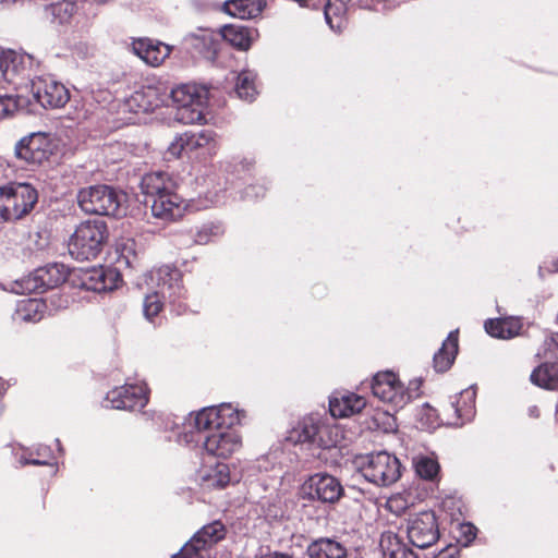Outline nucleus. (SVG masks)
Instances as JSON below:
<instances>
[{
	"label": "nucleus",
	"mask_w": 558,
	"mask_h": 558,
	"mask_svg": "<svg viewBox=\"0 0 558 558\" xmlns=\"http://www.w3.org/2000/svg\"><path fill=\"white\" fill-rule=\"evenodd\" d=\"M310 558H347V548L332 538H319L311 543L306 550Z\"/></svg>",
	"instance_id": "obj_25"
},
{
	"label": "nucleus",
	"mask_w": 558,
	"mask_h": 558,
	"mask_svg": "<svg viewBox=\"0 0 558 558\" xmlns=\"http://www.w3.org/2000/svg\"><path fill=\"white\" fill-rule=\"evenodd\" d=\"M543 347L545 353L550 357H558V332L546 337Z\"/></svg>",
	"instance_id": "obj_42"
},
{
	"label": "nucleus",
	"mask_w": 558,
	"mask_h": 558,
	"mask_svg": "<svg viewBox=\"0 0 558 558\" xmlns=\"http://www.w3.org/2000/svg\"><path fill=\"white\" fill-rule=\"evenodd\" d=\"M380 549L387 558H420L402 538L392 531H386L381 534L379 541Z\"/></svg>",
	"instance_id": "obj_23"
},
{
	"label": "nucleus",
	"mask_w": 558,
	"mask_h": 558,
	"mask_svg": "<svg viewBox=\"0 0 558 558\" xmlns=\"http://www.w3.org/2000/svg\"><path fill=\"white\" fill-rule=\"evenodd\" d=\"M240 421L241 413L230 403L205 408L195 416L197 441L203 442L208 454L227 459L242 446L241 436L234 428Z\"/></svg>",
	"instance_id": "obj_1"
},
{
	"label": "nucleus",
	"mask_w": 558,
	"mask_h": 558,
	"mask_svg": "<svg viewBox=\"0 0 558 558\" xmlns=\"http://www.w3.org/2000/svg\"><path fill=\"white\" fill-rule=\"evenodd\" d=\"M235 93L239 98L253 101L257 94L255 86V75L251 71H243L238 75Z\"/></svg>",
	"instance_id": "obj_32"
},
{
	"label": "nucleus",
	"mask_w": 558,
	"mask_h": 558,
	"mask_svg": "<svg viewBox=\"0 0 558 558\" xmlns=\"http://www.w3.org/2000/svg\"><path fill=\"white\" fill-rule=\"evenodd\" d=\"M187 436H189V435H187V434H185V441H186V442H190V441H191V439H189V438H187Z\"/></svg>",
	"instance_id": "obj_54"
},
{
	"label": "nucleus",
	"mask_w": 558,
	"mask_h": 558,
	"mask_svg": "<svg viewBox=\"0 0 558 558\" xmlns=\"http://www.w3.org/2000/svg\"><path fill=\"white\" fill-rule=\"evenodd\" d=\"M78 9L80 4L75 0H62L50 5L51 14L60 24L70 22Z\"/></svg>",
	"instance_id": "obj_34"
},
{
	"label": "nucleus",
	"mask_w": 558,
	"mask_h": 558,
	"mask_svg": "<svg viewBox=\"0 0 558 558\" xmlns=\"http://www.w3.org/2000/svg\"><path fill=\"white\" fill-rule=\"evenodd\" d=\"M185 44L194 57L215 60L221 44L220 35L208 28H199L185 37Z\"/></svg>",
	"instance_id": "obj_19"
},
{
	"label": "nucleus",
	"mask_w": 558,
	"mask_h": 558,
	"mask_svg": "<svg viewBox=\"0 0 558 558\" xmlns=\"http://www.w3.org/2000/svg\"><path fill=\"white\" fill-rule=\"evenodd\" d=\"M266 558H290V557L288 555H284V554L275 553L272 555L267 556Z\"/></svg>",
	"instance_id": "obj_49"
},
{
	"label": "nucleus",
	"mask_w": 558,
	"mask_h": 558,
	"mask_svg": "<svg viewBox=\"0 0 558 558\" xmlns=\"http://www.w3.org/2000/svg\"><path fill=\"white\" fill-rule=\"evenodd\" d=\"M531 380L536 386L558 390V363H544L531 374Z\"/></svg>",
	"instance_id": "obj_29"
},
{
	"label": "nucleus",
	"mask_w": 558,
	"mask_h": 558,
	"mask_svg": "<svg viewBox=\"0 0 558 558\" xmlns=\"http://www.w3.org/2000/svg\"><path fill=\"white\" fill-rule=\"evenodd\" d=\"M167 100L168 95L160 88L155 86H143L126 99L125 105L130 111L135 113H147L163 106Z\"/></svg>",
	"instance_id": "obj_20"
},
{
	"label": "nucleus",
	"mask_w": 558,
	"mask_h": 558,
	"mask_svg": "<svg viewBox=\"0 0 558 558\" xmlns=\"http://www.w3.org/2000/svg\"><path fill=\"white\" fill-rule=\"evenodd\" d=\"M209 233L214 235H218L220 233V228L217 226L204 227L196 235V242L198 244H206L209 241Z\"/></svg>",
	"instance_id": "obj_43"
},
{
	"label": "nucleus",
	"mask_w": 558,
	"mask_h": 558,
	"mask_svg": "<svg viewBox=\"0 0 558 558\" xmlns=\"http://www.w3.org/2000/svg\"><path fill=\"white\" fill-rule=\"evenodd\" d=\"M225 11L232 16L241 20L251 19L253 16L252 10L245 0H229L225 2Z\"/></svg>",
	"instance_id": "obj_37"
},
{
	"label": "nucleus",
	"mask_w": 558,
	"mask_h": 558,
	"mask_svg": "<svg viewBox=\"0 0 558 558\" xmlns=\"http://www.w3.org/2000/svg\"><path fill=\"white\" fill-rule=\"evenodd\" d=\"M90 1L96 4H107V3L112 2L113 0H90Z\"/></svg>",
	"instance_id": "obj_50"
},
{
	"label": "nucleus",
	"mask_w": 558,
	"mask_h": 558,
	"mask_svg": "<svg viewBox=\"0 0 558 558\" xmlns=\"http://www.w3.org/2000/svg\"><path fill=\"white\" fill-rule=\"evenodd\" d=\"M208 94L207 87L197 84H182L173 88L168 98L175 105L174 119L183 124L201 123L205 119Z\"/></svg>",
	"instance_id": "obj_7"
},
{
	"label": "nucleus",
	"mask_w": 558,
	"mask_h": 558,
	"mask_svg": "<svg viewBox=\"0 0 558 558\" xmlns=\"http://www.w3.org/2000/svg\"><path fill=\"white\" fill-rule=\"evenodd\" d=\"M216 133L213 130H202L199 132H185V145L187 151H193L201 147L209 146L211 143L215 145Z\"/></svg>",
	"instance_id": "obj_33"
},
{
	"label": "nucleus",
	"mask_w": 558,
	"mask_h": 558,
	"mask_svg": "<svg viewBox=\"0 0 558 558\" xmlns=\"http://www.w3.org/2000/svg\"><path fill=\"white\" fill-rule=\"evenodd\" d=\"M458 353V331H451L441 348L434 354L433 364L438 373L447 372L454 362Z\"/></svg>",
	"instance_id": "obj_24"
},
{
	"label": "nucleus",
	"mask_w": 558,
	"mask_h": 558,
	"mask_svg": "<svg viewBox=\"0 0 558 558\" xmlns=\"http://www.w3.org/2000/svg\"><path fill=\"white\" fill-rule=\"evenodd\" d=\"M387 507L391 512H393L396 514H401L402 512H404L408 509L409 504L407 502V500L404 499V497L402 495L398 494V495L390 497L387 500Z\"/></svg>",
	"instance_id": "obj_40"
},
{
	"label": "nucleus",
	"mask_w": 558,
	"mask_h": 558,
	"mask_svg": "<svg viewBox=\"0 0 558 558\" xmlns=\"http://www.w3.org/2000/svg\"><path fill=\"white\" fill-rule=\"evenodd\" d=\"M475 396V390L469 388L461 391L456 401L451 402L450 409L457 416L456 425L461 426L474 417Z\"/></svg>",
	"instance_id": "obj_26"
},
{
	"label": "nucleus",
	"mask_w": 558,
	"mask_h": 558,
	"mask_svg": "<svg viewBox=\"0 0 558 558\" xmlns=\"http://www.w3.org/2000/svg\"><path fill=\"white\" fill-rule=\"evenodd\" d=\"M529 414L532 417H538L539 416V409L536 405H533L529 409Z\"/></svg>",
	"instance_id": "obj_48"
},
{
	"label": "nucleus",
	"mask_w": 558,
	"mask_h": 558,
	"mask_svg": "<svg viewBox=\"0 0 558 558\" xmlns=\"http://www.w3.org/2000/svg\"><path fill=\"white\" fill-rule=\"evenodd\" d=\"M40 307H43V304L37 300L29 299L23 302V308L25 311H34L35 313H37Z\"/></svg>",
	"instance_id": "obj_46"
},
{
	"label": "nucleus",
	"mask_w": 558,
	"mask_h": 558,
	"mask_svg": "<svg viewBox=\"0 0 558 558\" xmlns=\"http://www.w3.org/2000/svg\"><path fill=\"white\" fill-rule=\"evenodd\" d=\"M31 93L43 108H62L70 100L69 89L52 77L38 76L31 82Z\"/></svg>",
	"instance_id": "obj_14"
},
{
	"label": "nucleus",
	"mask_w": 558,
	"mask_h": 558,
	"mask_svg": "<svg viewBox=\"0 0 558 558\" xmlns=\"http://www.w3.org/2000/svg\"><path fill=\"white\" fill-rule=\"evenodd\" d=\"M407 535L410 543L421 549L429 548L439 539V527L433 511H423L407 523Z\"/></svg>",
	"instance_id": "obj_11"
},
{
	"label": "nucleus",
	"mask_w": 558,
	"mask_h": 558,
	"mask_svg": "<svg viewBox=\"0 0 558 558\" xmlns=\"http://www.w3.org/2000/svg\"><path fill=\"white\" fill-rule=\"evenodd\" d=\"M17 0H0V4H12L15 3Z\"/></svg>",
	"instance_id": "obj_52"
},
{
	"label": "nucleus",
	"mask_w": 558,
	"mask_h": 558,
	"mask_svg": "<svg viewBox=\"0 0 558 558\" xmlns=\"http://www.w3.org/2000/svg\"><path fill=\"white\" fill-rule=\"evenodd\" d=\"M133 50L143 61L151 66L160 65L170 54V47L150 39H140L133 44Z\"/></svg>",
	"instance_id": "obj_21"
},
{
	"label": "nucleus",
	"mask_w": 558,
	"mask_h": 558,
	"mask_svg": "<svg viewBox=\"0 0 558 558\" xmlns=\"http://www.w3.org/2000/svg\"><path fill=\"white\" fill-rule=\"evenodd\" d=\"M146 385L125 384L109 391L105 398V407L117 410H142L148 402Z\"/></svg>",
	"instance_id": "obj_16"
},
{
	"label": "nucleus",
	"mask_w": 558,
	"mask_h": 558,
	"mask_svg": "<svg viewBox=\"0 0 558 558\" xmlns=\"http://www.w3.org/2000/svg\"><path fill=\"white\" fill-rule=\"evenodd\" d=\"M416 474L424 480L433 481L439 472L438 462L430 457H418L414 460Z\"/></svg>",
	"instance_id": "obj_36"
},
{
	"label": "nucleus",
	"mask_w": 558,
	"mask_h": 558,
	"mask_svg": "<svg viewBox=\"0 0 558 558\" xmlns=\"http://www.w3.org/2000/svg\"><path fill=\"white\" fill-rule=\"evenodd\" d=\"M219 35L221 40L225 39L241 50L248 49L252 44V31L244 25H226Z\"/></svg>",
	"instance_id": "obj_28"
},
{
	"label": "nucleus",
	"mask_w": 558,
	"mask_h": 558,
	"mask_svg": "<svg viewBox=\"0 0 558 558\" xmlns=\"http://www.w3.org/2000/svg\"><path fill=\"white\" fill-rule=\"evenodd\" d=\"M15 157L27 166H39L51 155V144L45 133H32L20 140L14 148Z\"/></svg>",
	"instance_id": "obj_15"
},
{
	"label": "nucleus",
	"mask_w": 558,
	"mask_h": 558,
	"mask_svg": "<svg viewBox=\"0 0 558 558\" xmlns=\"http://www.w3.org/2000/svg\"><path fill=\"white\" fill-rule=\"evenodd\" d=\"M266 189L262 185H250L245 187L243 197L245 199H254L265 195Z\"/></svg>",
	"instance_id": "obj_44"
},
{
	"label": "nucleus",
	"mask_w": 558,
	"mask_h": 558,
	"mask_svg": "<svg viewBox=\"0 0 558 558\" xmlns=\"http://www.w3.org/2000/svg\"><path fill=\"white\" fill-rule=\"evenodd\" d=\"M77 203L90 215L120 218L126 214V194L109 185H93L80 190Z\"/></svg>",
	"instance_id": "obj_4"
},
{
	"label": "nucleus",
	"mask_w": 558,
	"mask_h": 558,
	"mask_svg": "<svg viewBox=\"0 0 558 558\" xmlns=\"http://www.w3.org/2000/svg\"><path fill=\"white\" fill-rule=\"evenodd\" d=\"M339 429L319 424L313 417L303 418L290 433L289 439L296 444L308 442L320 448L336 447Z\"/></svg>",
	"instance_id": "obj_9"
},
{
	"label": "nucleus",
	"mask_w": 558,
	"mask_h": 558,
	"mask_svg": "<svg viewBox=\"0 0 558 558\" xmlns=\"http://www.w3.org/2000/svg\"><path fill=\"white\" fill-rule=\"evenodd\" d=\"M184 140L185 132L173 140V142L168 147V153L173 157H179L182 151H187V146L185 145Z\"/></svg>",
	"instance_id": "obj_41"
},
{
	"label": "nucleus",
	"mask_w": 558,
	"mask_h": 558,
	"mask_svg": "<svg viewBox=\"0 0 558 558\" xmlns=\"http://www.w3.org/2000/svg\"><path fill=\"white\" fill-rule=\"evenodd\" d=\"M366 405L363 397L355 393L333 396L329 400V411L333 417H348L360 413Z\"/></svg>",
	"instance_id": "obj_22"
},
{
	"label": "nucleus",
	"mask_w": 558,
	"mask_h": 558,
	"mask_svg": "<svg viewBox=\"0 0 558 558\" xmlns=\"http://www.w3.org/2000/svg\"><path fill=\"white\" fill-rule=\"evenodd\" d=\"M433 558H457L453 554L441 550L438 555Z\"/></svg>",
	"instance_id": "obj_47"
},
{
	"label": "nucleus",
	"mask_w": 558,
	"mask_h": 558,
	"mask_svg": "<svg viewBox=\"0 0 558 558\" xmlns=\"http://www.w3.org/2000/svg\"><path fill=\"white\" fill-rule=\"evenodd\" d=\"M38 201L37 190L26 182L0 186V222L16 221L28 215Z\"/></svg>",
	"instance_id": "obj_6"
},
{
	"label": "nucleus",
	"mask_w": 558,
	"mask_h": 558,
	"mask_svg": "<svg viewBox=\"0 0 558 558\" xmlns=\"http://www.w3.org/2000/svg\"><path fill=\"white\" fill-rule=\"evenodd\" d=\"M225 536V525L220 521H214L197 531L181 550L171 558H204V551Z\"/></svg>",
	"instance_id": "obj_12"
},
{
	"label": "nucleus",
	"mask_w": 558,
	"mask_h": 558,
	"mask_svg": "<svg viewBox=\"0 0 558 558\" xmlns=\"http://www.w3.org/2000/svg\"><path fill=\"white\" fill-rule=\"evenodd\" d=\"M37 456H38L37 459H28V458L22 456L20 458L19 462H20L21 465H27V464H32V465H47V464H49V460L51 459L52 453H51V450H50L49 447L40 446L37 449Z\"/></svg>",
	"instance_id": "obj_38"
},
{
	"label": "nucleus",
	"mask_w": 558,
	"mask_h": 558,
	"mask_svg": "<svg viewBox=\"0 0 558 558\" xmlns=\"http://www.w3.org/2000/svg\"><path fill=\"white\" fill-rule=\"evenodd\" d=\"M39 62L28 53L14 50H0V85L16 84L17 80L28 78Z\"/></svg>",
	"instance_id": "obj_10"
},
{
	"label": "nucleus",
	"mask_w": 558,
	"mask_h": 558,
	"mask_svg": "<svg viewBox=\"0 0 558 558\" xmlns=\"http://www.w3.org/2000/svg\"><path fill=\"white\" fill-rule=\"evenodd\" d=\"M556 267H557V270H558V262L556 263Z\"/></svg>",
	"instance_id": "obj_56"
},
{
	"label": "nucleus",
	"mask_w": 558,
	"mask_h": 558,
	"mask_svg": "<svg viewBox=\"0 0 558 558\" xmlns=\"http://www.w3.org/2000/svg\"><path fill=\"white\" fill-rule=\"evenodd\" d=\"M465 529H466L465 533H472L473 537L475 536V534L472 532L474 530L473 525L468 524V525H465Z\"/></svg>",
	"instance_id": "obj_51"
},
{
	"label": "nucleus",
	"mask_w": 558,
	"mask_h": 558,
	"mask_svg": "<svg viewBox=\"0 0 558 558\" xmlns=\"http://www.w3.org/2000/svg\"><path fill=\"white\" fill-rule=\"evenodd\" d=\"M304 490L312 500L325 504L337 502L343 494L340 481L327 473H316L304 483Z\"/></svg>",
	"instance_id": "obj_17"
},
{
	"label": "nucleus",
	"mask_w": 558,
	"mask_h": 558,
	"mask_svg": "<svg viewBox=\"0 0 558 558\" xmlns=\"http://www.w3.org/2000/svg\"><path fill=\"white\" fill-rule=\"evenodd\" d=\"M133 245H134V242L133 241H128V242H123L121 244V255H120V258H119V263H124L126 265H131V260L128 256H125V251L128 250L129 252H132L133 251Z\"/></svg>",
	"instance_id": "obj_45"
},
{
	"label": "nucleus",
	"mask_w": 558,
	"mask_h": 558,
	"mask_svg": "<svg viewBox=\"0 0 558 558\" xmlns=\"http://www.w3.org/2000/svg\"><path fill=\"white\" fill-rule=\"evenodd\" d=\"M23 319L24 320H32V317L27 314V315L23 316ZM35 319H36V317L34 316L33 320H35Z\"/></svg>",
	"instance_id": "obj_53"
},
{
	"label": "nucleus",
	"mask_w": 558,
	"mask_h": 558,
	"mask_svg": "<svg viewBox=\"0 0 558 558\" xmlns=\"http://www.w3.org/2000/svg\"><path fill=\"white\" fill-rule=\"evenodd\" d=\"M356 463L365 480L377 486H389L401 475V464L398 458L386 451L361 457Z\"/></svg>",
	"instance_id": "obj_8"
},
{
	"label": "nucleus",
	"mask_w": 558,
	"mask_h": 558,
	"mask_svg": "<svg viewBox=\"0 0 558 558\" xmlns=\"http://www.w3.org/2000/svg\"><path fill=\"white\" fill-rule=\"evenodd\" d=\"M3 383V379L0 377V387H2Z\"/></svg>",
	"instance_id": "obj_55"
},
{
	"label": "nucleus",
	"mask_w": 558,
	"mask_h": 558,
	"mask_svg": "<svg viewBox=\"0 0 558 558\" xmlns=\"http://www.w3.org/2000/svg\"><path fill=\"white\" fill-rule=\"evenodd\" d=\"M31 105V100L23 95H3L0 96V120L14 116L20 110H25Z\"/></svg>",
	"instance_id": "obj_31"
},
{
	"label": "nucleus",
	"mask_w": 558,
	"mask_h": 558,
	"mask_svg": "<svg viewBox=\"0 0 558 558\" xmlns=\"http://www.w3.org/2000/svg\"><path fill=\"white\" fill-rule=\"evenodd\" d=\"M486 332L500 339H510L519 335L521 324L514 318H495L487 319L484 324Z\"/></svg>",
	"instance_id": "obj_27"
},
{
	"label": "nucleus",
	"mask_w": 558,
	"mask_h": 558,
	"mask_svg": "<svg viewBox=\"0 0 558 558\" xmlns=\"http://www.w3.org/2000/svg\"><path fill=\"white\" fill-rule=\"evenodd\" d=\"M147 278L157 290L147 294L143 302L145 318L154 325H160L162 319L159 316L163 308V299L169 301L171 311L177 315L185 314L187 311L186 290L182 283L181 271L172 266L163 265L150 270Z\"/></svg>",
	"instance_id": "obj_2"
},
{
	"label": "nucleus",
	"mask_w": 558,
	"mask_h": 558,
	"mask_svg": "<svg viewBox=\"0 0 558 558\" xmlns=\"http://www.w3.org/2000/svg\"><path fill=\"white\" fill-rule=\"evenodd\" d=\"M145 203H150L155 218L166 222L181 218L186 209L184 199L177 193V182L165 171L146 173L141 180Z\"/></svg>",
	"instance_id": "obj_3"
},
{
	"label": "nucleus",
	"mask_w": 558,
	"mask_h": 558,
	"mask_svg": "<svg viewBox=\"0 0 558 558\" xmlns=\"http://www.w3.org/2000/svg\"><path fill=\"white\" fill-rule=\"evenodd\" d=\"M258 506L263 515L269 521L277 520L283 515L281 499L277 494L262 497Z\"/></svg>",
	"instance_id": "obj_35"
},
{
	"label": "nucleus",
	"mask_w": 558,
	"mask_h": 558,
	"mask_svg": "<svg viewBox=\"0 0 558 558\" xmlns=\"http://www.w3.org/2000/svg\"><path fill=\"white\" fill-rule=\"evenodd\" d=\"M372 392L376 398L391 404L395 409H402L412 397L392 372L377 373L373 378Z\"/></svg>",
	"instance_id": "obj_13"
},
{
	"label": "nucleus",
	"mask_w": 558,
	"mask_h": 558,
	"mask_svg": "<svg viewBox=\"0 0 558 558\" xmlns=\"http://www.w3.org/2000/svg\"><path fill=\"white\" fill-rule=\"evenodd\" d=\"M106 276H107L106 272L102 270L94 271V275L90 276V280L96 279V281L90 284L85 283L87 286V289H90V290H94L97 292L111 290L112 286H108L106 283Z\"/></svg>",
	"instance_id": "obj_39"
},
{
	"label": "nucleus",
	"mask_w": 558,
	"mask_h": 558,
	"mask_svg": "<svg viewBox=\"0 0 558 558\" xmlns=\"http://www.w3.org/2000/svg\"><path fill=\"white\" fill-rule=\"evenodd\" d=\"M202 481L207 488H225L230 482L228 465L218 463L214 469L205 470Z\"/></svg>",
	"instance_id": "obj_30"
},
{
	"label": "nucleus",
	"mask_w": 558,
	"mask_h": 558,
	"mask_svg": "<svg viewBox=\"0 0 558 558\" xmlns=\"http://www.w3.org/2000/svg\"><path fill=\"white\" fill-rule=\"evenodd\" d=\"M68 269L63 264L52 263L37 268L27 279V289L44 292L63 283Z\"/></svg>",
	"instance_id": "obj_18"
},
{
	"label": "nucleus",
	"mask_w": 558,
	"mask_h": 558,
	"mask_svg": "<svg viewBox=\"0 0 558 558\" xmlns=\"http://www.w3.org/2000/svg\"><path fill=\"white\" fill-rule=\"evenodd\" d=\"M108 228L102 220L81 222L69 241V253L77 260L96 258L108 239Z\"/></svg>",
	"instance_id": "obj_5"
}]
</instances>
